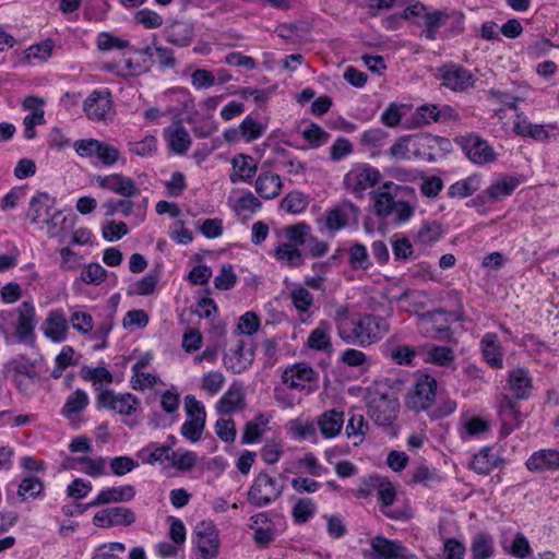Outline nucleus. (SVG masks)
<instances>
[{"label": "nucleus", "mask_w": 559, "mask_h": 559, "mask_svg": "<svg viewBox=\"0 0 559 559\" xmlns=\"http://www.w3.org/2000/svg\"><path fill=\"white\" fill-rule=\"evenodd\" d=\"M443 235L442 225L437 221H427L421 224L414 236V242L418 246L430 247Z\"/></svg>", "instance_id": "41"}, {"label": "nucleus", "mask_w": 559, "mask_h": 559, "mask_svg": "<svg viewBox=\"0 0 559 559\" xmlns=\"http://www.w3.org/2000/svg\"><path fill=\"white\" fill-rule=\"evenodd\" d=\"M527 469L534 473L559 471V450L542 449L535 451L525 463Z\"/></svg>", "instance_id": "25"}, {"label": "nucleus", "mask_w": 559, "mask_h": 559, "mask_svg": "<svg viewBox=\"0 0 559 559\" xmlns=\"http://www.w3.org/2000/svg\"><path fill=\"white\" fill-rule=\"evenodd\" d=\"M56 210V199L47 192H38L29 201L27 218L32 224L39 226Z\"/></svg>", "instance_id": "22"}, {"label": "nucleus", "mask_w": 559, "mask_h": 559, "mask_svg": "<svg viewBox=\"0 0 559 559\" xmlns=\"http://www.w3.org/2000/svg\"><path fill=\"white\" fill-rule=\"evenodd\" d=\"M274 258L289 267H299L305 264L301 250L293 243L280 242L274 249Z\"/></svg>", "instance_id": "43"}, {"label": "nucleus", "mask_w": 559, "mask_h": 559, "mask_svg": "<svg viewBox=\"0 0 559 559\" xmlns=\"http://www.w3.org/2000/svg\"><path fill=\"white\" fill-rule=\"evenodd\" d=\"M389 330L388 321L376 314H358L338 323L340 337L352 345H371L381 340Z\"/></svg>", "instance_id": "1"}, {"label": "nucleus", "mask_w": 559, "mask_h": 559, "mask_svg": "<svg viewBox=\"0 0 559 559\" xmlns=\"http://www.w3.org/2000/svg\"><path fill=\"white\" fill-rule=\"evenodd\" d=\"M393 188L395 185L392 181H386L372 192L374 214L378 217L386 218L393 214L396 203L391 192Z\"/></svg>", "instance_id": "28"}, {"label": "nucleus", "mask_w": 559, "mask_h": 559, "mask_svg": "<svg viewBox=\"0 0 559 559\" xmlns=\"http://www.w3.org/2000/svg\"><path fill=\"white\" fill-rule=\"evenodd\" d=\"M310 231V225L305 222L288 225L284 228V235L288 240L286 243H293L297 247L302 246L307 242Z\"/></svg>", "instance_id": "55"}, {"label": "nucleus", "mask_w": 559, "mask_h": 559, "mask_svg": "<svg viewBox=\"0 0 559 559\" xmlns=\"http://www.w3.org/2000/svg\"><path fill=\"white\" fill-rule=\"evenodd\" d=\"M450 20L457 21V31L464 29V14L455 10H435L425 13L426 26L439 29L441 26L447 25Z\"/></svg>", "instance_id": "39"}, {"label": "nucleus", "mask_w": 559, "mask_h": 559, "mask_svg": "<svg viewBox=\"0 0 559 559\" xmlns=\"http://www.w3.org/2000/svg\"><path fill=\"white\" fill-rule=\"evenodd\" d=\"M97 186L102 189L114 192L123 198H132L140 193L135 181L121 173L109 175H98L94 178Z\"/></svg>", "instance_id": "13"}, {"label": "nucleus", "mask_w": 559, "mask_h": 559, "mask_svg": "<svg viewBox=\"0 0 559 559\" xmlns=\"http://www.w3.org/2000/svg\"><path fill=\"white\" fill-rule=\"evenodd\" d=\"M508 383L515 399L526 400L530 397L533 380L527 369L516 368L510 371Z\"/></svg>", "instance_id": "34"}, {"label": "nucleus", "mask_w": 559, "mask_h": 559, "mask_svg": "<svg viewBox=\"0 0 559 559\" xmlns=\"http://www.w3.org/2000/svg\"><path fill=\"white\" fill-rule=\"evenodd\" d=\"M365 484L368 487L377 489L380 510L385 516L395 521L407 520L409 518L407 511L392 509V504L396 498V489L392 483L379 476H369L365 478Z\"/></svg>", "instance_id": "5"}, {"label": "nucleus", "mask_w": 559, "mask_h": 559, "mask_svg": "<svg viewBox=\"0 0 559 559\" xmlns=\"http://www.w3.org/2000/svg\"><path fill=\"white\" fill-rule=\"evenodd\" d=\"M245 407V394L242 386L238 383H233L230 388L224 393L217 403V411L221 414H231Z\"/></svg>", "instance_id": "38"}, {"label": "nucleus", "mask_w": 559, "mask_h": 559, "mask_svg": "<svg viewBox=\"0 0 559 559\" xmlns=\"http://www.w3.org/2000/svg\"><path fill=\"white\" fill-rule=\"evenodd\" d=\"M126 551L122 543H108L98 546L92 559H121L120 555Z\"/></svg>", "instance_id": "64"}, {"label": "nucleus", "mask_w": 559, "mask_h": 559, "mask_svg": "<svg viewBox=\"0 0 559 559\" xmlns=\"http://www.w3.org/2000/svg\"><path fill=\"white\" fill-rule=\"evenodd\" d=\"M253 358V350L246 348L243 341H238L234 347L224 354L223 364L228 371L239 374L252 365Z\"/></svg>", "instance_id": "17"}, {"label": "nucleus", "mask_w": 559, "mask_h": 559, "mask_svg": "<svg viewBox=\"0 0 559 559\" xmlns=\"http://www.w3.org/2000/svg\"><path fill=\"white\" fill-rule=\"evenodd\" d=\"M83 112L93 122H107L115 116L114 103L107 88L94 90L83 102Z\"/></svg>", "instance_id": "6"}, {"label": "nucleus", "mask_w": 559, "mask_h": 559, "mask_svg": "<svg viewBox=\"0 0 559 559\" xmlns=\"http://www.w3.org/2000/svg\"><path fill=\"white\" fill-rule=\"evenodd\" d=\"M359 212L358 206L345 200L325 212L324 225L331 233L338 231L347 226L349 219H357Z\"/></svg>", "instance_id": "14"}, {"label": "nucleus", "mask_w": 559, "mask_h": 559, "mask_svg": "<svg viewBox=\"0 0 559 559\" xmlns=\"http://www.w3.org/2000/svg\"><path fill=\"white\" fill-rule=\"evenodd\" d=\"M281 209L287 213L298 214L306 210L308 206V198L299 191L289 192L280 204Z\"/></svg>", "instance_id": "56"}, {"label": "nucleus", "mask_w": 559, "mask_h": 559, "mask_svg": "<svg viewBox=\"0 0 559 559\" xmlns=\"http://www.w3.org/2000/svg\"><path fill=\"white\" fill-rule=\"evenodd\" d=\"M198 461V456L194 452L186 449L173 450L170 463L166 467H174L180 472L191 471Z\"/></svg>", "instance_id": "51"}, {"label": "nucleus", "mask_w": 559, "mask_h": 559, "mask_svg": "<svg viewBox=\"0 0 559 559\" xmlns=\"http://www.w3.org/2000/svg\"><path fill=\"white\" fill-rule=\"evenodd\" d=\"M344 413L336 409L323 412L317 419V426L320 433L325 439H332L338 436L344 426Z\"/></svg>", "instance_id": "32"}, {"label": "nucleus", "mask_w": 559, "mask_h": 559, "mask_svg": "<svg viewBox=\"0 0 559 559\" xmlns=\"http://www.w3.org/2000/svg\"><path fill=\"white\" fill-rule=\"evenodd\" d=\"M441 480L436 468H430L427 465H418L412 472V483L421 484L426 487H432Z\"/></svg>", "instance_id": "58"}, {"label": "nucleus", "mask_w": 559, "mask_h": 559, "mask_svg": "<svg viewBox=\"0 0 559 559\" xmlns=\"http://www.w3.org/2000/svg\"><path fill=\"white\" fill-rule=\"evenodd\" d=\"M348 262L354 270H368L371 265L367 248L356 242L348 251Z\"/></svg>", "instance_id": "57"}, {"label": "nucleus", "mask_w": 559, "mask_h": 559, "mask_svg": "<svg viewBox=\"0 0 559 559\" xmlns=\"http://www.w3.org/2000/svg\"><path fill=\"white\" fill-rule=\"evenodd\" d=\"M400 551H404L402 542L378 535L370 539V550L364 556L366 559H394L402 556Z\"/></svg>", "instance_id": "20"}, {"label": "nucleus", "mask_w": 559, "mask_h": 559, "mask_svg": "<svg viewBox=\"0 0 559 559\" xmlns=\"http://www.w3.org/2000/svg\"><path fill=\"white\" fill-rule=\"evenodd\" d=\"M127 147L131 155L142 158L152 157L157 152V139L150 134L139 141H129Z\"/></svg>", "instance_id": "47"}, {"label": "nucleus", "mask_w": 559, "mask_h": 559, "mask_svg": "<svg viewBox=\"0 0 559 559\" xmlns=\"http://www.w3.org/2000/svg\"><path fill=\"white\" fill-rule=\"evenodd\" d=\"M289 298L298 312H307L313 305L312 294L302 286L296 287L289 293Z\"/></svg>", "instance_id": "61"}, {"label": "nucleus", "mask_w": 559, "mask_h": 559, "mask_svg": "<svg viewBox=\"0 0 559 559\" xmlns=\"http://www.w3.org/2000/svg\"><path fill=\"white\" fill-rule=\"evenodd\" d=\"M82 374L85 380L92 381L96 391L103 392V384H110L114 381L112 374L105 367L83 368Z\"/></svg>", "instance_id": "53"}, {"label": "nucleus", "mask_w": 559, "mask_h": 559, "mask_svg": "<svg viewBox=\"0 0 559 559\" xmlns=\"http://www.w3.org/2000/svg\"><path fill=\"white\" fill-rule=\"evenodd\" d=\"M369 429L368 423L365 420L364 416L360 414H354L348 419V423L345 427V432L348 439H354V444L358 445L362 443L367 432Z\"/></svg>", "instance_id": "48"}, {"label": "nucleus", "mask_w": 559, "mask_h": 559, "mask_svg": "<svg viewBox=\"0 0 559 559\" xmlns=\"http://www.w3.org/2000/svg\"><path fill=\"white\" fill-rule=\"evenodd\" d=\"M441 85L455 93H464L474 87L476 79L473 73L462 64L449 62L439 68L435 74Z\"/></svg>", "instance_id": "3"}, {"label": "nucleus", "mask_w": 559, "mask_h": 559, "mask_svg": "<svg viewBox=\"0 0 559 559\" xmlns=\"http://www.w3.org/2000/svg\"><path fill=\"white\" fill-rule=\"evenodd\" d=\"M438 382L427 374H419L413 391L407 399V406L416 412L427 411L433 404L437 396Z\"/></svg>", "instance_id": "10"}, {"label": "nucleus", "mask_w": 559, "mask_h": 559, "mask_svg": "<svg viewBox=\"0 0 559 559\" xmlns=\"http://www.w3.org/2000/svg\"><path fill=\"white\" fill-rule=\"evenodd\" d=\"M88 403L90 400L87 393L78 389L68 396L61 409V415L68 419H73L87 407Z\"/></svg>", "instance_id": "44"}, {"label": "nucleus", "mask_w": 559, "mask_h": 559, "mask_svg": "<svg viewBox=\"0 0 559 559\" xmlns=\"http://www.w3.org/2000/svg\"><path fill=\"white\" fill-rule=\"evenodd\" d=\"M173 450L170 445H163L157 442H150L138 451L136 456L143 464H159L166 467L170 463Z\"/></svg>", "instance_id": "30"}, {"label": "nucleus", "mask_w": 559, "mask_h": 559, "mask_svg": "<svg viewBox=\"0 0 559 559\" xmlns=\"http://www.w3.org/2000/svg\"><path fill=\"white\" fill-rule=\"evenodd\" d=\"M107 277V271L99 263H90L81 272V281L87 285H100Z\"/></svg>", "instance_id": "63"}, {"label": "nucleus", "mask_w": 559, "mask_h": 559, "mask_svg": "<svg viewBox=\"0 0 559 559\" xmlns=\"http://www.w3.org/2000/svg\"><path fill=\"white\" fill-rule=\"evenodd\" d=\"M465 156L474 164L484 166L497 160V153L487 140L469 133L455 140Z\"/></svg>", "instance_id": "7"}, {"label": "nucleus", "mask_w": 559, "mask_h": 559, "mask_svg": "<svg viewBox=\"0 0 559 559\" xmlns=\"http://www.w3.org/2000/svg\"><path fill=\"white\" fill-rule=\"evenodd\" d=\"M471 559H490L495 555V538L487 531H478L471 538Z\"/></svg>", "instance_id": "33"}, {"label": "nucleus", "mask_w": 559, "mask_h": 559, "mask_svg": "<svg viewBox=\"0 0 559 559\" xmlns=\"http://www.w3.org/2000/svg\"><path fill=\"white\" fill-rule=\"evenodd\" d=\"M520 185L519 179L512 176H501L493 181L485 191H483L477 199L481 203L497 202L510 195L515 188Z\"/></svg>", "instance_id": "24"}, {"label": "nucleus", "mask_w": 559, "mask_h": 559, "mask_svg": "<svg viewBox=\"0 0 559 559\" xmlns=\"http://www.w3.org/2000/svg\"><path fill=\"white\" fill-rule=\"evenodd\" d=\"M317 512V506L311 498L298 499L292 510V516L296 524L307 523Z\"/></svg>", "instance_id": "50"}, {"label": "nucleus", "mask_w": 559, "mask_h": 559, "mask_svg": "<svg viewBox=\"0 0 559 559\" xmlns=\"http://www.w3.org/2000/svg\"><path fill=\"white\" fill-rule=\"evenodd\" d=\"M283 491V483L262 471L253 478L247 491V501L254 508H265L277 501Z\"/></svg>", "instance_id": "2"}, {"label": "nucleus", "mask_w": 559, "mask_h": 559, "mask_svg": "<svg viewBox=\"0 0 559 559\" xmlns=\"http://www.w3.org/2000/svg\"><path fill=\"white\" fill-rule=\"evenodd\" d=\"M301 134L302 138L313 148L320 147L328 143L331 136L329 132H326L323 128L314 122L310 123L308 128L302 130Z\"/></svg>", "instance_id": "59"}, {"label": "nucleus", "mask_w": 559, "mask_h": 559, "mask_svg": "<svg viewBox=\"0 0 559 559\" xmlns=\"http://www.w3.org/2000/svg\"><path fill=\"white\" fill-rule=\"evenodd\" d=\"M17 314L14 337L20 343L32 342L35 337L36 309L32 301H23L15 310Z\"/></svg>", "instance_id": "12"}, {"label": "nucleus", "mask_w": 559, "mask_h": 559, "mask_svg": "<svg viewBox=\"0 0 559 559\" xmlns=\"http://www.w3.org/2000/svg\"><path fill=\"white\" fill-rule=\"evenodd\" d=\"M557 128V124L532 123L523 112L516 114V118L513 123V131L515 134L540 142L549 139V129L555 130Z\"/></svg>", "instance_id": "21"}, {"label": "nucleus", "mask_w": 559, "mask_h": 559, "mask_svg": "<svg viewBox=\"0 0 559 559\" xmlns=\"http://www.w3.org/2000/svg\"><path fill=\"white\" fill-rule=\"evenodd\" d=\"M165 138L169 148L178 154L183 155L191 146V138L189 132L180 123L174 124L165 129Z\"/></svg>", "instance_id": "37"}, {"label": "nucleus", "mask_w": 559, "mask_h": 559, "mask_svg": "<svg viewBox=\"0 0 559 559\" xmlns=\"http://www.w3.org/2000/svg\"><path fill=\"white\" fill-rule=\"evenodd\" d=\"M399 403L386 395L373 397L368 404L369 417L379 426H389L396 418Z\"/></svg>", "instance_id": "15"}, {"label": "nucleus", "mask_w": 559, "mask_h": 559, "mask_svg": "<svg viewBox=\"0 0 559 559\" xmlns=\"http://www.w3.org/2000/svg\"><path fill=\"white\" fill-rule=\"evenodd\" d=\"M166 40L177 47L189 46L194 38V26L187 21H176L164 29Z\"/></svg>", "instance_id": "29"}, {"label": "nucleus", "mask_w": 559, "mask_h": 559, "mask_svg": "<svg viewBox=\"0 0 559 559\" xmlns=\"http://www.w3.org/2000/svg\"><path fill=\"white\" fill-rule=\"evenodd\" d=\"M331 324L328 321H320L318 326L310 333L307 345L314 350H328L331 348L330 340Z\"/></svg>", "instance_id": "45"}, {"label": "nucleus", "mask_w": 559, "mask_h": 559, "mask_svg": "<svg viewBox=\"0 0 559 559\" xmlns=\"http://www.w3.org/2000/svg\"><path fill=\"white\" fill-rule=\"evenodd\" d=\"M454 359V350L449 346L431 345L427 350L426 360L440 367H450Z\"/></svg>", "instance_id": "49"}, {"label": "nucleus", "mask_w": 559, "mask_h": 559, "mask_svg": "<svg viewBox=\"0 0 559 559\" xmlns=\"http://www.w3.org/2000/svg\"><path fill=\"white\" fill-rule=\"evenodd\" d=\"M187 419L180 428L181 435L191 442L201 440L205 427V408L193 395L185 397Z\"/></svg>", "instance_id": "9"}, {"label": "nucleus", "mask_w": 559, "mask_h": 559, "mask_svg": "<svg viewBox=\"0 0 559 559\" xmlns=\"http://www.w3.org/2000/svg\"><path fill=\"white\" fill-rule=\"evenodd\" d=\"M261 206V201L251 191H248L237 200L234 210L238 215L252 214L260 210Z\"/></svg>", "instance_id": "62"}, {"label": "nucleus", "mask_w": 559, "mask_h": 559, "mask_svg": "<svg viewBox=\"0 0 559 559\" xmlns=\"http://www.w3.org/2000/svg\"><path fill=\"white\" fill-rule=\"evenodd\" d=\"M480 188V177L477 175L469 176L465 179L452 183L448 189L450 198L464 199L472 195Z\"/></svg>", "instance_id": "46"}, {"label": "nucleus", "mask_w": 559, "mask_h": 559, "mask_svg": "<svg viewBox=\"0 0 559 559\" xmlns=\"http://www.w3.org/2000/svg\"><path fill=\"white\" fill-rule=\"evenodd\" d=\"M381 173L368 165L357 164L345 175V188L356 198H362L365 192L374 188L381 180Z\"/></svg>", "instance_id": "4"}, {"label": "nucleus", "mask_w": 559, "mask_h": 559, "mask_svg": "<svg viewBox=\"0 0 559 559\" xmlns=\"http://www.w3.org/2000/svg\"><path fill=\"white\" fill-rule=\"evenodd\" d=\"M78 464L83 467L81 471L91 477H99L102 475H106V463L107 459L103 456L90 457L82 456L74 460Z\"/></svg>", "instance_id": "54"}, {"label": "nucleus", "mask_w": 559, "mask_h": 559, "mask_svg": "<svg viewBox=\"0 0 559 559\" xmlns=\"http://www.w3.org/2000/svg\"><path fill=\"white\" fill-rule=\"evenodd\" d=\"M7 374L22 392H27L36 378V371L23 357L10 360L5 366Z\"/></svg>", "instance_id": "16"}, {"label": "nucleus", "mask_w": 559, "mask_h": 559, "mask_svg": "<svg viewBox=\"0 0 559 559\" xmlns=\"http://www.w3.org/2000/svg\"><path fill=\"white\" fill-rule=\"evenodd\" d=\"M44 335L53 343H62L68 338L69 322L60 309L48 312L43 324Z\"/></svg>", "instance_id": "19"}, {"label": "nucleus", "mask_w": 559, "mask_h": 559, "mask_svg": "<svg viewBox=\"0 0 559 559\" xmlns=\"http://www.w3.org/2000/svg\"><path fill=\"white\" fill-rule=\"evenodd\" d=\"M317 378L314 370L307 364H295L285 369L282 380L290 389H304L307 382H312Z\"/></svg>", "instance_id": "26"}, {"label": "nucleus", "mask_w": 559, "mask_h": 559, "mask_svg": "<svg viewBox=\"0 0 559 559\" xmlns=\"http://www.w3.org/2000/svg\"><path fill=\"white\" fill-rule=\"evenodd\" d=\"M135 496V488L132 485L111 487L99 491L88 507H98L111 502H128Z\"/></svg>", "instance_id": "31"}, {"label": "nucleus", "mask_w": 559, "mask_h": 559, "mask_svg": "<svg viewBox=\"0 0 559 559\" xmlns=\"http://www.w3.org/2000/svg\"><path fill=\"white\" fill-rule=\"evenodd\" d=\"M254 188L261 198L272 200L281 194L283 183L278 175L265 171L259 174Z\"/></svg>", "instance_id": "35"}, {"label": "nucleus", "mask_w": 559, "mask_h": 559, "mask_svg": "<svg viewBox=\"0 0 559 559\" xmlns=\"http://www.w3.org/2000/svg\"><path fill=\"white\" fill-rule=\"evenodd\" d=\"M502 462L503 460L495 454L490 448H484L473 456L471 467L477 474L487 475Z\"/></svg>", "instance_id": "40"}, {"label": "nucleus", "mask_w": 559, "mask_h": 559, "mask_svg": "<svg viewBox=\"0 0 559 559\" xmlns=\"http://www.w3.org/2000/svg\"><path fill=\"white\" fill-rule=\"evenodd\" d=\"M265 126L247 116L239 124V132L247 142L254 141L263 135Z\"/></svg>", "instance_id": "60"}, {"label": "nucleus", "mask_w": 559, "mask_h": 559, "mask_svg": "<svg viewBox=\"0 0 559 559\" xmlns=\"http://www.w3.org/2000/svg\"><path fill=\"white\" fill-rule=\"evenodd\" d=\"M195 559H214L218 555V532L212 522L197 524L192 539Z\"/></svg>", "instance_id": "8"}, {"label": "nucleus", "mask_w": 559, "mask_h": 559, "mask_svg": "<svg viewBox=\"0 0 559 559\" xmlns=\"http://www.w3.org/2000/svg\"><path fill=\"white\" fill-rule=\"evenodd\" d=\"M140 405V401L131 393L117 394L111 390H105L97 395V408H108L120 415H132Z\"/></svg>", "instance_id": "11"}, {"label": "nucleus", "mask_w": 559, "mask_h": 559, "mask_svg": "<svg viewBox=\"0 0 559 559\" xmlns=\"http://www.w3.org/2000/svg\"><path fill=\"white\" fill-rule=\"evenodd\" d=\"M271 416L265 414H259L252 420L245 425V429L241 436L243 444L255 443L261 439L264 432L267 430Z\"/></svg>", "instance_id": "42"}, {"label": "nucleus", "mask_w": 559, "mask_h": 559, "mask_svg": "<svg viewBox=\"0 0 559 559\" xmlns=\"http://www.w3.org/2000/svg\"><path fill=\"white\" fill-rule=\"evenodd\" d=\"M252 539L259 548H266L275 539V530L267 512H259L250 518Z\"/></svg>", "instance_id": "18"}, {"label": "nucleus", "mask_w": 559, "mask_h": 559, "mask_svg": "<svg viewBox=\"0 0 559 559\" xmlns=\"http://www.w3.org/2000/svg\"><path fill=\"white\" fill-rule=\"evenodd\" d=\"M73 226L74 219L64 215L63 211L56 207L38 227L45 229L49 238H59L62 241Z\"/></svg>", "instance_id": "23"}, {"label": "nucleus", "mask_w": 559, "mask_h": 559, "mask_svg": "<svg viewBox=\"0 0 559 559\" xmlns=\"http://www.w3.org/2000/svg\"><path fill=\"white\" fill-rule=\"evenodd\" d=\"M290 432L295 439L318 442L317 428L311 420L296 419L290 423Z\"/></svg>", "instance_id": "52"}, {"label": "nucleus", "mask_w": 559, "mask_h": 559, "mask_svg": "<svg viewBox=\"0 0 559 559\" xmlns=\"http://www.w3.org/2000/svg\"><path fill=\"white\" fill-rule=\"evenodd\" d=\"M234 173L230 175L233 183L237 181L249 182L258 170L255 159L250 155L239 154L231 159Z\"/></svg>", "instance_id": "36"}, {"label": "nucleus", "mask_w": 559, "mask_h": 559, "mask_svg": "<svg viewBox=\"0 0 559 559\" xmlns=\"http://www.w3.org/2000/svg\"><path fill=\"white\" fill-rule=\"evenodd\" d=\"M480 349L484 360L495 369L503 368L502 347L498 335L493 332H487L480 340Z\"/></svg>", "instance_id": "27"}]
</instances>
